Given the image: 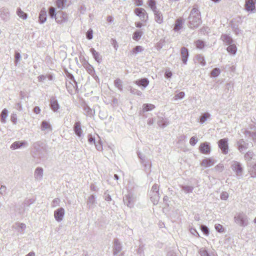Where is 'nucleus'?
Returning a JSON list of instances; mask_svg holds the SVG:
<instances>
[{
  "mask_svg": "<svg viewBox=\"0 0 256 256\" xmlns=\"http://www.w3.org/2000/svg\"><path fill=\"white\" fill-rule=\"evenodd\" d=\"M188 18V26L191 28H198L202 22L200 12L196 8H193Z\"/></svg>",
  "mask_w": 256,
  "mask_h": 256,
  "instance_id": "f257e3e1",
  "label": "nucleus"
},
{
  "mask_svg": "<svg viewBox=\"0 0 256 256\" xmlns=\"http://www.w3.org/2000/svg\"><path fill=\"white\" fill-rule=\"evenodd\" d=\"M234 222L242 227H245L248 224V218L243 212H239L234 216Z\"/></svg>",
  "mask_w": 256,
  "mask_h": 256,
  "instance_id": "f03ea898",
  "label": "nucleus"
},
{
  "mask_svg": "<svg viewBox=\"0 0 256 256\" xmlns=\"http://www.w3.org/2000/svg\"><path fill=\"white\" fill-rule=\"evenodd\" d=\"M230 167L238 178L242 176L243 168L240 162L234 160L232 162Z\"/></svg>",
  "mask_w": 256,
  "mask_h": 256,
  "instance_id": "7ed1b4c3",
  "label": "nucleus"
},
{
  "mask_svg": "<svg viewBox=\"0 0 256 256\" xmlns=\"http://www.w3.org/2000/svg\"><path fill=\"white\" fill-rule=\"evenodd\" d=\"M123 201L128 207L132 208L134 206L136 198L132 194L128 193L124 197Z\"/></svg>",
  "mask_w": 256,
  "mask_h": 256,
  "instance_id": "20e7f679",
  "label": "nucleus"
},
{
  "mask_svg": "<svg viewBox=\"0 0 256 256\" xmlns=\"http://www.w3.org/2000/svg\"><path fill=\"white\" fill-rule=\"evenodd\" d=\"M56 21L60 24L66 22L68 20V14L62 10L57 12V16L55 18Z\"/></svg>",
  "mask_w": 256,
  "mask_h": 256,
  "instance_id": "39448f33",
  "label": "nucleus"
},
{
  "mask_svg": "<svg viewBox=\"0 0 256 256\" xmlns=\"http://www.w3.org/2000/svg\"><path fill=\"white\" fill-rule=\"evenodd\" d=\"M218 147L220 148L222 153L226 154L228 152V139L224 138L220 139L218 142Z\"/></svg>",
  "mask_w": 256,
  "mask_h": 256,
  "instance_id": "423d86ee",
  "label": "nucleus"
},
{
  "mask_svg": "<svg viewBox=\"0 0 256 256\" xmlns=\"http://www.w3.org/2000/svg\"><path fill=\"white\" fill-rule=\"evenodd\" d=\"M200 152L203 154H208L211 152V146L208 142L202 143L199 146Z\"/></svg>",
  "mask_w": 256,
  "mask_h": 256,
  "instance_id": "0eeeda50",
  "label": "nucleus"
},
{
  "mask_svg": "<svg viewBox=\"0 0 256 256\" xmlns=\"http://www.w3.org/2000/svg\"><path fill=\"white\" fill-rule=\"evenodd\" d=\"M0 16L4 21H8L10 18V13L8 9L4 7L0 8Z\"/></svg>",
  "mask_w": 256,
  "mask_h": 256,
  "instance_id": "6e6552de",
  "label": "nucleus"
},
{
  "mask_svg": "<svg viewBox=\"0 0 256 256\" xmlns=\"http://www.w3.org/2000/svg\"><path fill=\"white\" fill-rule=\"evenodd\" d=\"M64 214V210L62 208H60L56 210L54 212V216L56 220L58 222H61Z\"/></svg>",
  "mask_w": 256,
  "mask_h": 256,
  "instance_id": "1a4fd4ad",
  "label": "nucleus"
},
{
  "mask_svg": "<svg viewBox=\"0 0 256 256\" xmlns=\"http://www.w3.org/2000/svg\"><path fill=\"white\" fill-rule=\"evenodd\" d=\"M122 246L118 240L115 238L114 240L113 254L114 256L118 255L122 250Z\"/></svg>",
  "mask_w": 256,
  "mask_h": 256,
  "instance_id": "9d476101",
  "label": "nucleus"
},
{
  "mask_svg": "<svg viewBox=\"0 0 256 256\" xmlns=\"http://www.w3.org/2000/svg\"><path fill=\"white\" fill-rule=\"evenodd\" d=\"M256 0H246L245 9L248 12H253L256 8Z\"/></svg>",
  "mask_w": 256,
  "mask_h": 256,
  "instance_id": "9b49d317",
  "label": "nucleus"
},
{
  "mask_svg": "<svg viewBox=\"0 0 256 256\" xmlns=\"http://www.w3.org/2000/svg\"><path fill=\"white\" fill-rule=\"evenodd\" d=\"M134 12L142 20H146L148 18L146 10L142 8H136L135 9Z\"/></svg>",
  "mask_w": 256,
  "mask_h": 256,
  "instance_id": "f8f14e48",
  "label": "nucleus"
},
{
  "mask_svg": "<svg viewBox=\"0 0 256 256\" xmlns=\"http://www.w3.org/2000/svg\"><path fill=\"white\" fill-rule=\"evenodd\" d=\"M216 162V160L213 158H206L202 161L200 164L202 166L207 168L212 166Z\"/></svg>",
  "mask_w": 256,
  "mask_h": 256,
  "instance_id": "ddd939ff",
  "label": "nucleus"
},
{
  "mask_svg": "<svg viewBox=\"0 0 256 256\" xmlns=\"http://www.w3.org/2000/svg\"><path fill=\"white\" fill-rule=\"evenodd\" d=\"M134 83L144 90L149 84V80L147 78H142L134 82Z\"/></svg>",
  "mask_w": 256,
  "mask_h": 256,
  "instance_id": "4468645a",
  "label": "nucleus"
},
{
  "mask_svg": "<svg viewBox=\"0 0 256 256\" xmlns=\"http://www.w3.org/2000/svg\"><path fill=\"white\" fill-rule=\"evenodd\" d=\"M26 146H28V142L26 141H16L12 143L10 146V148L14 150L23 147H26Z\"/></svg>",
  "mask_w": 256,
  "mask_h": 256,
  "instance_id": "2eb2a0df",
  "label": "nucleus"
},
{
  "mask_svg": "<svg viewBox=\"0 0 256 256\" xmlns=\"http://www.w3.org/2000/svg\"><path fill=\"white\" fill-rule=\"evenodd\" d=\"M237 146L238 150L242 152L248 148V144L246 143L243 139H240L237 142Z\"/></svg>",
  "mask_w": 256,
  "mask_h": 256,
  "instance_id": "dca6fc26",
  "label": "nucleus"
},
{
  "mask_svg": "<svg viewBox=\"0 0 256 256\" xmlns=\"http://www.w3.org/2000/svg\"><path fill=\"white\" fill-rule=\"evenodd\" d=\"M180 54L182 56V60L184 64H186L188 58L189 56L188 51V48L185 47L182 48L180 50Z\"/></svg>",
  "mask_w": 256,
  "mask_h": 256,
  "instance_id": "f3484780",
  "label": "nucleus"
},
{
  "mask_svg": "<svg viewBox=\"0 0 256 256\" xmlns=\"http://www.w3.org/2000/svg\"><path fill=\"white\" fill-rule=\"evenodd\" d=\"M70 2V0H56V6L62 10L68 7Z\"/></svg>",
  "mask_w": 256,
  "mask_h": 256,
  "instance_id": "a211bd4d",
  "label": "nucleus"
},
{
  "mask_svg": "<svg viewBox=\"0 0 256 256\" xmlns=\"http://www.w3.org/2000/svg\"><path fill=\"white\" fill-rule=\"evenodd\" d=\"M44 170L42 168H36L34 170V176L36 180L40 181L43 177Z\"/></svg>",
  "mask_w": 256,
  "mask_h": 256,
  "instance_id": "6ab92c4d",
  "label": "nucleus"
},
{
  "mask_svg": "<svg viewBox=\"0 0 256 256\" xmlns=\"http://www.w3.org/2000/svg\"><path fill=\"white\" fill-rule=\"evenodd\" d=\"M50 107L51 109L54 112H57L60 108V106L58 100L54 97H52L50 99Z\"/></svg>",
  "mask_w": 256,
  "mask_h": 256,
  "instance_id": "aec40b11",
  "label": "nucleus"
},
{
  "mask_svg": "<svg viewBox=\"0 0 256 256\" xmlns=\"http://www.w3.org/2000/svg\"><path fill=\"white\" fill-rule=\"evenodd\" d=\"M74 130L78 136H81L82 134V130L81 128V124L80 122H77L74 124Z\"/></svg>",
  "mask_w": 256,
  "mask_h": 256,
  "instance_id": "412c9836",
  "label": "nucleus"
},
{
  "mask_svg": "<svg viewBox=\"0 0 256 256\" xmlns=\"http://www.w3.org/2000/svg\"><path fill=\"white\" fill-rule=\"evenodd\" d=\"M41 130L42 131H46V132H48L52 130V128L49 122L46 120H43L41 124Z\"/></svg>",
  "mask_w": 256,
  "mask_h": 256,
  "instance_id": "4be33fe9",
  "label": "nucleus"
},
{
  "mask_svg": "<svg viewBox=\"0 0 256 256\" xmlns=\"http://www.w3.org/2000/svg\"><path fill=\"white\" fill-rule=\"evenodd\" d=\"M154 19L156 22L158 24H162L163 22V16L161 12L157 10L154 12Z\"/></svg>",
  "mask_w": 256,
  "mask_h": 256,
  "instance_id": "5701e85b",
  "label": "nucleus"
},
{
  "mask_svg": "<svg viewBox=\"0 0 256 256\" xmlns=\"http://www.w3.org/2000/svg\"><path fill=\"white\" fill-rule=\"evenodd\" d=\"M90 52H92L94 60L98 63H100L102 60V56L97 52L94 48L90 49Z\"/></svg>",
  "mask_w": 256,
  "mask_h": 256,
  "instance_id": "b1692460",
  "label": "nucleus"
},
{
  "mask_svg": "<svg viewBox=\"0 0 256 256\" xmlns=\"http://www.w3.org/2000/svg\"><path fill=\"white\" fill-rule=\"evenodd\" d=\"M150 200L154 204H158L160 198L159 192L150 193Z\"/></svg>",
  "mask_w": 256,
  "mask_h": 256,
  "instance_id": "393cba45",
  "label": "nucleus"
},
{
  "mask_svg": "<svg viewBox=\"0 0 256 256\" xmlns=\"http://www.w3.org/2000/svg\"><path fill=\"white\" fill-rule=\"evenodd\" d=\"M46 20V10L44 8L40 12L38 20L40 24H44Z\"/></svg>",
  "mask_w": 256,
  "mask_h": 256,
  "instance_id": "a878e982",
  "label": "nucleus"
},
{
  "mask_svg": "<svg viewBox=\"0 0 256 256\" xmlns=\"http://www.w3.org/2000/svg\"><path fill=\"white\" fill-rule=\"evenodd\" d=\"M195 62L196 63H198L201 64L202 66H204L206 65V62L204 58V57L202 54H197L195 57Z\"/></svg>",
  "mask_w": 256,
  "mask_h": 256,
  "instance_id": "bb28decb",
  "label": "nucleus"
},
{
  "mask_svg": "<svg viewBox=\"0 0 256 256\" xmlns=\"http://www.w3.org/2000/svg\"><path fill=\"white\" fill-rule=\"evenodd\" d=\"M169 124L168 121L162 118H159L158 120V124L159 126L162 128H165L166 126Z\"/></svg>",
  "mask_w": 256,
  "mask_h": 256,
  "instance_id": "cd10ccee",
  "label": "nucleus"
},
{
  "mask_svg": "<svg viewBox=\"0 0 256 256\" xmlns=\"http://www.w3.org/2000/svg\"><path fill=\"white\" fill-rule=\"evenodd\" d=\"M221 39L227 44H230L233 42V40L232 38L227 34H222L221 36Z\"/></svg>",
  "mask_w": 256,
  "mask_h": 256,
  "instance_id": "c85d7f7f",
  "label": "nucleus"
},
{
  "mask_svg": "<svg viewBox=\"0 0 256 256\" xmlns=\"http://www.w3.org/2000/svg\"><path fill=\"white\" fill-rule=\"evenodd\" d=\"M8 116V110L6 108H4L0 114V121L2 123L6 122V118Z\"/></svg>",
  "mask_w": 256,
  "mask_h": 256,
  "instance_id": "c756f323",
  "label": "nucleus"
},
{
  "mask_svg": "<svg viewBox=\"0 0 256 256\" xmlns=\"http://www.w3.org/2000/svg\"><path fill=\"white\" fill-rule=\"evenodd\" d=\"M84 114L88 116H91L94 113V111H93L88 105H84Z\"/></svg>",
  "mask_w": 256,
  "mask_h": 256,
  "instance_id": "7c9ffc66",
  "label": "nucleus"
},
{
  "mask_svg": "<svg viewBox=\"0 0 256 256\" xmlns=\"http://www.w3.org/2000/svg\"><path fill=\"white\" fill-rule=\"evenodd\" d=\"M155 108V106L154 104H145L142 106V111L143 112H148L152 110Z\"/></svg>",
  "mask_w": 256,
  "mask_h": 256,
  "instance_id": "2f4dec72",
  "label": "nucleus"
},
{
  "mask_svg": "<svg viewBox=\"0 0 256 256\" xmlns=\"http://www.w3.org/2000/svg\"><path fill=\"white\" fill-rule=\"evenodd\" d=\"M254 156L255 154L252 150H249L244 154V158L246 160L250 161L254 158Z\"/></svg>",
  "mask_w": 256,
  "mask_h": 256,
  "instance_id": "473e14b6",
  "label": "nucleus"
},
{
  "mask_svg": "<svg viewBox=\"0 0 256 256\" xmlns=\"http://www.w3.org/2000/svg\"><path fill=\"white\" fill-rule=\"evenodd\" d=\"M16 14L20 18L23 20H26L27 18L28 14L24 12L20 8H17Z\"/></svg>",
  "mask_w": 256,
  "mask_h": 256,
  "instance_id": "72a5a7b5",
  "label": "nucleus"
},
{
  "mask_svg": "<svg viewBox=\"0 0 256 256\" xmlns=\"http://www.w3.org/2000/svg\"><path fill=\"white\" fill-rule=\"evenodd\" d=\"M227 51L232 54H235L236 52V46L234 44H230L226 48Z\"/></svg>",
  "mask_w": 256,
  "mask_h": 256,
  "instance_id": "f704fd0d",
  "label": "nucleus"
},
{
  "mask_svg": "<svg viewBox=\"0 0 256 256\" xmlns=\"http://www.w3.org/2000/svg\"><path fill=\"white\" fill-rule=\"evenodd\" d=\"M95 204V198L94 195H91L88 198L87 204L89 208H92Z\"/></svg>",
  "mask_w": 256,
  "mask_h": 256,
  "instance_id": "c9c22d12",
  "label": "nucleus"
},
{
  "mask_svg": "<svg viewBox=\"0 0 256 256\" xmlns=\"http://www.w3.org/2000/svg\"><path fill=\"white\" fill-rule=\"evenodd\" d=\"M180 187L186 194L192 192L194 190V187L190 186H181Z\"/></svg>",
  "mask_w": 256,
  "mask_h": 256,
  "instance_id": "e433bc0d",
  "label": "nucleus"
},
{
  "mask_svg": "<svg viewBox=\"0 0 256 256\" xmlns=\"http://www.w3.org/2000/svg\"><path fill=\"white\" fill-rule=\"evenodd\" d=\"M210 116L208 112H205L200 116V124H204Z\"/></svg>",
  "mask_w": 256,
  "mask_h": 256,
  "instance_id": "4c0bfd02",
  "label": "nucleus"
},
{
  "mask_svg": "<svg viewBox=\"0 0 256 256\" xmlns=\"http://www.w3.org/2000/svg\"><path fill=\"white\" fill-rule=\"evenodd\" d=\"M142 32L140 30L136 31L133 34V39L135 40H139L141 36H142Z\"/></svg>",
  "mask_w": 256,
  "mask_h": 256,
  "instance_id": "58836bf2",
  "label": "nucleus"
},
{
  "mask_svg": "<svg viewBox=\"0 0 256 256\" xmlns=\"http://www.w3.org/2000/svg\"><path fill=\"white\" fill-rule=\"evenodd\" d=\"M122 81L120 78H117L114 81V84L120 90H122Z\"/></svg>",
  "mask_w": 256,
  "mask_h": 256,
  "instance_id": "ea45409f",
  "label": "nucleus"
},
{
  "mask_svg": "<svg viewBox=\"0 0 256 256\" xmlns=\"http://www.w3.org/2000/svg\"><path fill=\"white\" fill-rule=\"evenodd\" d=\"M148 4L153 12L158 10L156 6V2L154 0H149L148 1Z\"/></svg>",
  "mask_w": 256,
  "mask_h": 256,
  "instance_id": "a19ab883",
  "label": "nucleus"
},
{
  "mask_svg": "<svg viewBox=\"0 0 256 256\" xmlns=\"http://www.w3.org/2000/svg\"><path fill=\"white\" fill-rule=\"evenodd\" d=\"M182 20H180V19L177 20L176 22V24H175V26L174 28V30L176 31L179 30L182 28Z\"/></svg>",
  "mask_w": 256,
  "mask_h": 256,
  "instance_id": "79ce46f5",
  "label": "nucleus"
},
{
  "mask_svg": "<svg viewBox=\"0 0 256 256\" xmlns=\"http://www.w3.org/2000/svg\"><path fill=\"white\" fill-rule=\"evenodd\" d=\"M48 14L52 18H56L57 16V12H56V9L54 7H50L48 10Z\"/></svg>",
  "mask_w": 256,
  "mask_h": 256,
  "instance_id": "37998d69",
  "label": "nucleus"
},
{
  "mask_svg": "<svg viewBox=\"0 0 256 256\" xmlns=\"http://www.w3.org/2000/svg\"><path fill=\"white\" fill-rule=\"evenodd\" d=\"M249 172L252 178L256 177V164H254L250 169Z\"/></svg>",
  "mask_w": 256,
  "mask_h": 256,
  "instance_id": "c03bdc74",
  "label": "nucleus"
},
{
  "mask_svg": "<svg viewBox=\"0 0 256 256\" xmlns=\"http://www.w3.org/2000/svg\"><path fill=\"white\" fill-rule=\"evenodd\" d=\"M138 157L140 159L142 163L144 166L145 167L147 166L148 162L145 158V156L141 154L140 152H138Z\"/></svg>",
  "mask_w": 256,
  "mask_h": 256,
  "instance_id": "a18cd8bd",
  "label": "nucleus"
},
{
  "mask_svg": "<svg viewBox=\"0 0 256 256\" xmlns=\"http://www.w3.org/2000/svg\"><path fill=\"white\" fill-rule=\"evenodd\" d=\"M86 69L88 72V74H90L91 75H92L94 73V70L92 66L89 64H88L86 66Z\"/></svg>",
  "mask_w": 256,
  "mask_h": 256,
  "instance_id": "49530a36",
  "label": "nucleus"
},
{
  "mask_svg": "<svg viewBox=\"0 0 256 256\" xmlns=\"http://www.w3.org/2000/svg\"><path fill=\"white\" fill-rule=\"evenodd\" d=\"M196 46L198 48L202 49L204 46V42L201 40H198L195 42Z\"/></svg>",
  "mask_w": 256,
  "mask_h": 256,
  "instance_id": "de8ad7c7",
  "label": "nucleus"
},
{
  "mask_svg": "<svg viewBox=\"0 0 256 256\" xmlns=\"http://www.w3.org/2000/svg\"><path fill=\"white\" fill-rule=\"evenodd\" d=\"M185 96V94L183 92H179L178 94H176L174 98L173 99L175 100H178V99H182L184 98Z\"/></svg>",
  "mask_w": 256,
  "mask_h": 256,
  "instance_id": "09e8293b",
  "label": "nucleus"
},
{
  "mask_svg": "<svg viewBox=\"0 0 256 256\" xmlns=\"http://www.w3.org/2000/svg\"><path fill=\"white\" fill-rule=\"evenodd\" d=\"M220 70L218 68H215L211 72V75L212 76L216 77L220 74Z\"/></svg>",
  "mask_w": 256,
  "mask_h": 256,
  "instance_id": "8fccbe9b",
  "label": "nucleus"
},
{
  "mask_svg": "<svg viewBox=\"0 0 256 256\" xmlns=\"http://www.w3.org/2000/svg\"><path fill=\"white\" fill-rule=\"evenodd\" d=\"M200 230L206 236H208L209 234V229L206 226L201 225Z\"/></svg>",
  "mask_w": 256,
  "mask_h": 256,
  "instance_id": "3c124183",
  "label": "nucleus"
},
{
  "mask_svg": "<svg viewBox=\"0 0 256 256\" xmlns=\"http://www.w3.org/2000/svg\"><path fill=\"white\" fill-rule=\"evenodd\" d=\"M143 50L142 46H136L132 50V52L134 54H137Z\"/></svg>",
  "mask_w": 256,
  "mask_h": 256,
  "instance_id": "603ef678",
  "label": "nucleus"
},
{
  "mask_svg": "<svg viewBox=\"0 0 256 256\" xmlns=\"http://www.w3.org/2000/svg\"><path fill=\"white\" fill-rule=\"evenodd\" d=\"M21 58V56L20 54L18 52H16L14 54V62L16 65H17L18 62L20 60Z\"/></svg>",
  "mask_w": 256,
  "mask_h": 256,
  "instance_id": "864d4df0",
  "label": "nucleus"
},
{
  "mask_svg": "<svg viewBox=\"0 0 256 256\" xmlns=\"http://www.w3.org/2000/svg\"><path fill=\"white\" fill-rule=\"evenodd\" d=\"M130 92L132 94H136L138 96H141L142 94V92L140 90L134 88H130Z\"/></svg>",
  "mask_w": 256,
  "mask_h": 256,
  "instance_id": "5fc2aeb1",
  "label": "nucleus"
},
{
  "mask_svg": "<svg viewBox=\"0 0 256 256\" xmlns=\"http://www.w3.org/2000/svg\"><path fill=\"white\" fill-rule=\"evenodd\" d=\"M251 130L254 128V131L252 132L250 137L252 138L253 141L256 142V128L254 126L253 128H250Z\"/></svg>",
  "mask_w": 256,
  "mask_h": 256,
  "instance_id": "6e6d98bb",
  "label": "nucleus"
},
{
  "mask_svg": "<svg viewBox=\"0 0 256 256\" xmlns=\"http://www.w3.org/2000/svg\"><path fill=\"white\" fill-rule=\"evenodd\" d=\"M199 254L200 256H210L207 250L204 248H202L200 250Z\"/></svg>",
  "mask_w": 256,
  "mask_h": 256,
  "instance_id": "4d7b16f0",
  "label": "nucleus"
},
{
  "mask_svg": "<svg viewBox=\"0 0 256 256\" xmlns=\"http://www.w3.org/2000/svg\"><path fill=\"white\" fill-rule=\"evenodd\" d=\"M152 192H159V186L157 184H154L152 186L150 193Z\"/></svg>",
  "mask_w": 256,
  "mask_h": 256,
  "instance_id": "13d9d810",
  "label": "nucleus"
},
{
  "mask_svg": "<svg viewBox=\"0 0 256 256\" xmlns=\"http://www.w3.org/2000/svg\"><path fill=\"white\" fill-rule=\"evenodd\" d=\"M198 138L196 136H192L190 138V144L191 146H194L198 142Z\"/></svg>",
  "mask_w": 256,
  "mask_h": 256,
  "instance_id": "bf43d9fd",
  "label": "nucleus"
},
{
  "mask_svg": "<svg viewBox=\"0 0 256 256\" xmlns=\"http://www.w3.org/2000/svg\"><path fill=\"white\" fill-rule=\"evenodd\" d=\"M214 169L216 171L222 172L224 169V166L222 164H219L215 166Z\"/></svg>",
  "mask_w": 256,
  "mask_h": 256,
  "instance_id": "052dcab7",
  "label": "nucleus"
},
{
  "mask_svg": "<svg viewBox=\"0 0 256 256\" xmlns=\"http://www.w3.org/2000/svg\"><path fill=\"white\" fill-rule=\"evenodd\" d=\"M34 200L32 198L26 200L24 202V206H28L30 205L32 203H34Z\"/></svg>",
  "mask_w": 256,
  "mask_h": 256,
  "instance_id": "680f3d73",
  "label": "nucleus"
},
{
  "mask_svg": "<svg viewBox=\"0 0 256 256\" xmlns=\"http://www.w3.org/2000/svg\"><path fill=\"white\" fill-rule=\"evenodd\" d=\"M94 144L97 150L100 151L102 150V146L100 140L97 142H95Z\"/></svg>",
  "mask_w": 256,
  "mask_h": 256,
  "instance_id": "e2e57ef3",
  "label": "nucleus"
},
{
  "mask_svg": "<svg viewBox=\"0 0 256 256\" xmlns=\"http://www.w3.org/2000/svg\"><path fill=\"white\" fill-rule=\"evenodd\" d=\"M215 228L218 232H224V228L222 225L220 224H216Z\"/></svg>",
  "mask_w": 256,
  "mask_h": 256,
  "instance_id": "0e129e2a",
  "label": "nucleus"
},
{
  "mask_svg": "<svg viewBox=\"0 0 256 256\" xmlns=\"http://www.w3.org/2000/svg\"><path fill=\"white\" fill-rule=\"evenodd\" d=\"M60 202V200L58 198H56L52 200V207H56L59 204Z\"/></svg>",
  "mask_w": 256,
  "mask_h": 256,
  "instance_id": "69168bd1",
  "label": "nucleus"
},
{
  "mask_svg": "<svg viewBox=\"0 0 256 256\" xmlns=\"http://www.w3.org/2000/svg\"><path fill=\"white\" fill-rule=\"evenodd\" d=\"M86 37L88 40H91L92 38V30L90 29L86 33Z\"/></svg>",
  "mask_w": 256,
  "mask_h": 256,
  "instance_id": "338daca9",
  "label": "nucleus"
},
{
  "mask_svg": "<svg viewBox=\"0 0 256 256\" xmlns=\"http://www.w3.org/2000/svg\"><path fill=\"white\" fill-rule=\"evenodd\" d=\"M88 141L90 144H95V138L92 134L88 135Z\"/></svg>",
  "mask_w": 256,
  "mask_h": 256,
  "instance_id": "774afa93",
  "label": "nucleus"
}]
</instances>
